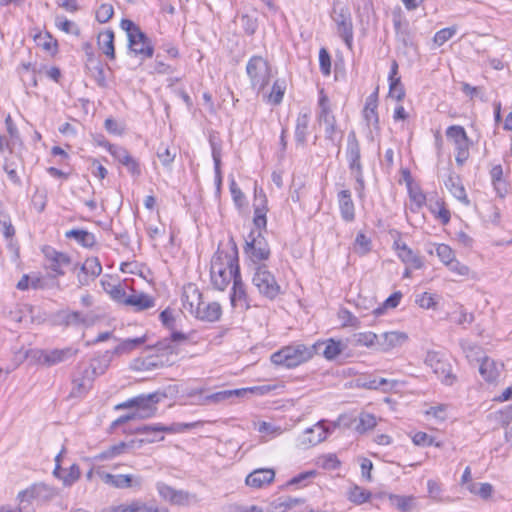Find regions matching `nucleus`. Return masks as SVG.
I'll return each mask as SVG.
<instances>
[{
    "label": "nucleus",
    "mask_w": 512,
    "mask_h": 512,
    "mask_svg": "<svg viewBox=\"0 0 512 512\" xmlns=\"http://www.w3.org/2000/svg\"><path fill=\"white\" fill-rule=\"evenodd\" d=\"M240 274L238 251L235 246L218 249L211 260L210 278L212 285L223 291Z\"/></svg>",
    "instance_id": "nucleus-1"
},
{
    "label": "nucleus",
    "mask_w": 512,
    "mask_h": 512,
    "mask_svg": "<svg viewBox=\"0 0 512 512\" xmlns=\"http://www.w3.org/2000/svg\"><path fill=\"white\" fill-rule=\"evenodd\" d=\"M53 492L45 484H35L18 494L19 505L17 507L5 505L0 507V512H35V506L52 498Z\"/></svg>",
    "instance_id": "nucleus-2"
},
{
    "label": "nucleus",
    "mask_w": 512,
    "mask_h": 512,
    "mask_svg": "<svg viewBox=\"0 0 512 512\" xmlns=\"http://www.w3.org/2000/svg\"><path fill=\"white\" fill-rule=\"evenodd\" d=\"M337 426V423L320 420L296 436L294 447L301 451L311 449L325 441Z\"/></svg>",
    "instance_id": "nucleus-3"
},
{
    "label": "nucleus",
    "mask_w": 512,
    "mask_h": 512,
    "mask_svg": "<svg viewBox=\"0 0 512 512\" xmlns=\"http://www.w3.org/2000/svg\"><path fill=\"white\" fill-rule=\"evenodd\" d=\"M156 394L140 395L135 398L129 399L117 406L118 409L134 408L135 410L126 416H121L117 419V423H125L133 419H147L156 414L157 407Z\"/></svg>",
    "instance_id": "nucleus-4"
},
{
    "label": "nucleus",
    "mask_w": 512,
    "mask_h": 512,
    "mask_svg": "<svg viewBox=\"0 0 512 512\" xmlns=\"http://www.w3.org/2000/svg\"><path fill=\"white\" fill-rule=\"evenodd\" d=\"M313 357V348L303 344L283 347L271 355V362L287 368L296 367Z\"/></svg>",
    "instance_id": "nucleus-5"
},
{
    "label": "nucleus",
    "mask_w": 512,
    "mask_h": 512,
    "mask_svg": "<svg viewBox=\"0 0 512 512\" xmlns=\"http://www.w3.org/2000/svg\"><path fill=\"white\" fill-rule=\"evenodd\" d=\"M252 284L262 296L270 300H274L282 293L280 284L266 264L253 267Z\"/></svg>",
    "instance_id": "nucleus-6"
},
{
    "label": "nucleus",
    "mask_w": 512,
    "mask_h": 512,
    "mask_svg": "<svg viewBox=\"0 0 512 512\" xmlns=\"http://www.w3.org/2000/svg\"><path fill=\"white\" fill-rule=\"evenodd\" d=\"M120 27L127 33L129 48L133 53L143 58H151L153 56L154 48L151 41L133 21L123 19Z\"/></svg>",
    "instance_id": "nucleus-7"
},
{
    "label": "nucleus",
    "mask_w": 512,
    "mask_h": 512,
    "mask_svg": "<svg viewBox=\"0 0 512 512\" xmlns=\"http://www.w3.org/2000/svg\"><path fill=\"white\" fill-rule=\"evenodd\" d=\"M318 104V120L319 124L324 127L325 138L339 148L342 133L337 128L336 118L331 112L329 99L323 90L320 91Z\"/></svg>",
    "instance_id": "nucleus-8"
},
{
    "label": "nucleus",
    "mask_w": 512,
    "mask_h": 512,
    "mask_svg": "<svg viewBox=\"0 0 512 512\" xmlns=\"http://www.w3.org/2000/svg\"><path fill=\"white\" fill-rule=\"evenodd\" d=\"M246 72L251 87L257 93L263 92L272 78V70L269 63L260 56H253L246 65Z\"/></svg>",
    "instance_id": "nucleus-9"
},
{
    "label": "nucleus",
    "mask_w": 512,
    "mask_h": 512,
    "mask_svg": "<svg viewBox=\"0 0 512 512\" xmlns=\"http://www.w3.org/2000/svg\"><path fill=\"white\" fill-rule=\"evenodd\" d=\"M202 422L192 423H172L171 425H163L160 423L153 425H144L138 428V433L146 435L142 442L154 443L164 440L162 433H183L188 429H193L200 426Z\"/></svg>",
    "instance_id": "nucleus-10"
},
{
    "label": "nucleus",
    "mask_w": 512,
    "mask_h": 512,
    "mask_svg": "<svg viewBox=\"0 0 512 512\" xmlns=\"http://www.w3.org/2000/svg\"><path fill=\"white\" fill-rule=\"evenodd\" d=\"M424 363L444 385L451 386L456 382L457 377L452 372V365L442 353L428 351Z\"/></svg>",
    "instance_id": "nucleus-11"
},
{
    "label": "nucleus",
    "mask_w": 512,
    "mask_h": 512,
    "mask_svg": "<svg viewBox=\"0 0 512 512\" xmlns=\"http://www.w3.org/2000/svg\"><path fill=\"white\" fill-rule=\"evenodd\" d=\"M346 158L351 174L357 183L356 190L361 192L364 189L363 167L361 164L360 144L354 131H351L347 137Z\"/></svg>",
    "instance_id": "nucleus-12"
},
{
    "label": "nucleus",
    "mask_w": 512,
    "mask_h": 512,
    "mask_svg": "<svg viewBox=\"0 0 512 512\" xmlns=\"http://www.w3.org/2000/svg\"><path fill=\"white\" fill-rule=\"evenodd\" d=\"M254 267L270 257V247L261 231H251L244 248Z\"/></svg>",
    "instance_id": "nucleus-13"
},
{
    "label": "nucleus",
    "mask_w": 512,
    "mask_h": 512,
    "mask_svg": "<svg viewBox=\"0 0 512 512\" xmlns=\"http://www.w3.org/2000/svg\"><path fill=\"white\" fill-rule=\"evenodd\" d=\"M447 139L453 144L456 155L455 160L458 165H463L469 158V149L471 141L469 140L465 129L460 125L449 126L446 130Z\"/></svg>",
    "instance_id": "nucleus-14"
},
{
    "label": "nucleus",
    "mask_w": 512,
    "mask_h": 512,
    "mask_svg": "<svg viewBox=\"0 0 512 512\" xmlns=\"http://www.w3.org/2000/svg\"><path fill=\"white\" fill-rule=\"evenodd\" d=\"M78 353V348L70 346L62 349L34 350L31 351V356L38 363L53 366L76 357Z\"/></svg>",
    "instance_id": "nucleus-15"
},
{
    "label": "nucleus",
    "mask_w": 512,
    "mask_h": 512,
    "mask_svg": "<svg viewBox=\"0 0 512 512\" xmlns=\"http://www.w3.org/2000/svg\"><path fill=\"white\" fill-rule=\"evenodd\" d=\"M332 18L337 25L339 35L343 38L348 47H351L353 40V25L351 14L348 8H336L333 11Z\"/></svg>",
    "instance_id": "nucleus-16"
},
{
    "label": "nucleus",
    "mask_w": 512,
    "mask_h": 512,
    "mask_svg": "<svg viewBox=\"0 0 512 512\" xmlns=\"http://www.w3.org/2000/svg\"><path fill=\"white\" fill-rule=\"evenodd\" d=\"M409 340V336L404 331L393 330L378 335L377 351L389 353L394 349L402 347Z\"/></svg>",
    "instance_id": "nucleus-17"
},
{
    "label": "nucleus",
    "mask_w": 512,
    "mask_h": 512,
    "mask_svg": "<svg viewBox=\"0 0 512 512\" xmlns=\"http://www.w3.org/2000/svg\"><path fill=\"white\" fill-rule=\"evenodd\" d=\"M201 393L202 390H192L188 395L190 397H195L199 395L198 400L194 402L195 404L198 405L217 404L228 401L233 397L240 398L246 396V390H241V388L233 390H223L204 397L201 396Z\"/></svg>",
    "instance_id": "nucleus-18"
},
{
    "label": "nucleus",
    "mask_w": 512,
    "mask_h": 512,
    "mask_svg": "<svg viewBox=\"0 0 512 512\" xmlns=\"http://www.w3.org/2000/svg\"><path fill=\"white\" fill-rule=\"evenodd\" d=\"M203 295L199 288L189 283L183 287L182 293V309L189 313L191 316H195L196 312H199V306L202 303Z\"/></svg>",
    "instance_id": "nucleus-19"
},
{
    "label": "nucleus",
    "mask_w": 512,
    "mask_h": 512,
    "mask_svg": "<svg viewBox=\"0 0 512 512\" xmlns=\"http://www.w3.org/2000/svg\"><path fill=\"white\" fill-rule=\"evenodd\" d=\"M310 348H313V355L321 354L327 360H334L344 351L346 345L341 340L329 338L316 342Z\"/></svg>",
    "instance_id": "nucleus-20"
},
{
    "label": "nucleus",
    "mask_w": 512,
    "mask_h": 512,
    "mask_svg": "<svg viewBox=\"0 0 512 512\" xmlns=\"http://www.w3.org/2000/svg\"><path fill=\"white\" fill-rule=\"evenodd\" d=\"M100 477L105 484L118 489H125L133 486L140 488L142 485V478L140 476H134L131 474L114 475L111 473L103 472L100 473Z\"/></svg>",
    "instance_id": "nucleus-21"
},
{
    "label": "nucleus",
    "mask_w": 512,
    "mask_h": 512,
    "mask_svg": "<svg viewBox=\"0 0 512 512\" xmlns=\"http://www.w3.org/2000/svg\"><path fill=\"white\" fill-rule=\"evenodd\" d=\"M42 252L48 263V268L54 271L56 275H63L65 273L64 268L70 264L69 256L55 250L51 246H44Z\"/></svg>",
    "instance_id": "nucleus-22"
},
{
    "label": "nucleus",
    "mask_w": 512,
    "mask_h": 512,
    "mask_svg": "<svg viewBox=\"0 0 512 512\" xmlns=\"http://www.w3.org/2000/svg\"><path fill=\"white\" fill-rule=\"evenodd\" d=\"M275 479V471L272 468H259L253 470L245 478V484L253 489H262L269 486Z\"/></svg>",
    "instance_id": "nucleus-23"
},
{
    "label": "nucleus",
    "mask_w": 512,
    "mask_h": 512,
    "mask_svg": "<svg viewBox=\"0 0 512 512\" xmlns=\"http://www.w3.org/2000/svg\"><path fill=\"white\" fill-rule=\"evenodd\" d=\"M64 450L55 457V468L53 475L60 479L65 486H71L80 477V468L77 464H72L68 470L61 468V458Z\"/></svg>",
    "instance_id": "nucleus-24"
},
{
    "label": "nucleus",
    "mask_w": 512,
    "mask_h": 512,
    "mask_svg": "<svg viewBox=\"0 0 512 512\" xmlns=\"http://www.w3.org/2000/svg\"><path fill=\"white\" fill-rule=\"evenodd\" d=\"M94 378L85 370L81 369L72 380L70 397L81 398L92 388Z\"/></svg>",
    "instance_id": "nucleus-25"
},
{
    "label": "nucleus",
    "mask_w": 512,
    "mask_h": 512,
    "mask_svg": "<svg viewBox=\"0 0 512 512\" xmlns=\"http://www.w3.org/2000/svg\"><path fill=\"white\" fill-rule=\"evenodd\" d=\"M123 305L130 306L135 311H143L154 307L155 300L144 292L130 289V293H127V297Z\"/></svg>",
    "instance_id": "nucleus-26"
},
{
    "label": "nucleus",
    "mask_w": 512,
    "mask_h": 512,
    "mask_svg": "<svg viewBox=\"0 0 512 512\" xmlns=\"http://www.w3.org/2000/svg\"><path fill=\"white\" fill-rule=\"evenodd\" d=\"M398 257L406 265L413 269H420L423 266L421 258L407 246L406 243L398 240L394 242Z\"/></svg>",
    "instance_id": "nucleus-27"
},
{
    "label": "nucleus",
    "mask_w": 512,
    "mask_h": 512,
    "mask_svg": "<svg viewBox=\"0 0 512 512\" xmlns=\"http://www.w3.org/2000/svg\"><path fill=\"white\" fill-rule=\"evenodd\" d=\"M230 300L234 307H241L243 309H248L250 307L246 286L242 281L240 274L233 280Z\"/></svg>",
    "instance_id": "nucleus-28"
},
{
    "label": "nucleus",
    "mask_w": 512,
    "mask_h": 512,
    "mask_svg": "<svg viewBox=\"0 0 512 512\" xmlns=\"http://www.w3.org/2000/svg\"><path fill=\"white\" fill-rule=\"evenodd\" d=\"M222 309L217 302H206L204 299L199 306V312H196L195 318L205 322H215L219 320Z\"/></svg>",
    "instance_id": "nucleus-29"
},
{
    "label": "nucleus",
    "mask_w": 512,
    "mask_h": 512,
    "mask_svg": "<svg viewBox=\"0 0 512 512\" xmlns=\"http://www.w3.org/2000/svg\"><path fill=\"white\" fill-rule=\"evenodd\" d=\"M503 364L497 363L495 360L484 357L480 363L479 373L489 383H494L500 377Z\"/></svg>",
    "instance_id": "nucleus-30"
},
{
    "label": "nucleus",
    "mask_w": 512,
    "mask_h": 512,
    "mask_svg": "<svg viewBox=\"0 0 512 512\" xmlns=\"http://www.w3.org/2000/svg\"><path fill=\"white\" fill-rule=\"evenodd\" d=\"M111 361V353L110 351H106L104 354L91 359L89 366L84 369L95 379L106 372Z\"/></svg>",
    "instance_id": "nucleus-31"
},
{
    "label": "nucleus",
    "mask_w": 512,
    "mask_h": 512,
    "mask_svg": "<svg viewBox=\"0 0 512 512\" xmlns=\"http://www.w3.org/2000/svg\"><path fill=\"white\" fill-rule=\"evenodd\" d=\"M445 186L457 200L465 205H469L470 201L458 175L451 173L445 180Z\"/></svg>",
    "instance_id": "nucleus-32"
},
{
    "label": "nucleus",
    "mask_w": 512,
    "mask_h": 512,
    "mask_svg": "<svg viewBox=\"0 0 512 512\" xmlns=\"http://www.w3.org/2000/svg\"><path fill=\"white\" fill-rule=\"evenodd\" d=\"M338 203L342 218L351 222L355 218V207L351 198V192L347 189L341 190L338 193Z\"/></svg>",
    "instance_id": "nucleus-33"
},
{
    "label": "nucleus",
    "mask_w": 512,
    "mask_h": 512,
    "mask_svg": "<svg viewBox=\"0 0 512 512\" xmlns=\"http://www.w3.org/2000/svg\"><path fill=\"white\" fill-rule=\"evenodd\" d=\"M378 98L377 91L369 95L366 99L365 107L363 109V117L369 127L376 128L378 126L377 114Z\"/></svg>",
    "instance_id": "nucleus-34"
},
{
    "label": "nucleus",
    "mask_w": 512,
    "mask_h": 512,
    "mask_svg": "<svg viewBox=\"0 0 512 512\" xmlns=\"http://www.w3.org/2000/svg\"><path fill=\"white\" fill-rule=\"evenodd\" d=\"M255 211H254V225L258 229L257 231H261V229H264L266 227V197L262 190L259 192H255Z\"/></svg>",
    "instance_id": "nucleus-35"
},
{
    "label": "nucleus",
    "mask_w": 512,
    "mask_h": 512,
    "mask_svg": "<svg viewBox=\"0 0 512 512\" xmlns=\"http://www.w3.org/2000/svg\"><path fill=\"white\" fill-rule=\"evenodd\" d=\"M98 46L100 50L110 59L115 58L114 33L112 30H105L98 35Z\"/></svg>",
    "instance_id": "nucleus-36"
},
{
    "label": "nucleus",
    "mask_w": 512,
    "mask_h": 512,
    "mask_svg": "<svg viewBox=\"0 0 512 512\" xmlns=\"http://www.w3.org/2000/svg\"><path fill=\"white\" fill-rule=\"evenodd\" d=\"M310 121L309 111H301L296 119L295 139L298 143L304 144L308 134Z\"/></svg>",
    "instance_id": "nucleus-37"
},
{
    "label": "nucleus",
    "mask_w": 512,
    "mask_h": 512,
    "mask_svg": "<svg viewBox=\"0 0 512 512\" xmlns=\"http://www.w3.org/2000/svg\"><path fill=\"white\" fill-rule=\"evenodd\" d=\"M145 342L146 336L124 339L113 349V351L110 352L111 356L128 354Z\"/></svg>",
    "instance_id": "nucleus-38"
},
{
    "label": "nucleus",
    "mask_w": 512,
    "mask_h": 512,
    "mask_svg": "<svg viewBox=\"0 0 512 512\" xmlns=\"http://www.w3.org/2000/svg\"><path fill=\"white\" fill-rule=\"evenodd\" d=\"M352 338H353V344L355 346L366 347L369 349L374 348L377 350L378 334H376L372 331H364V332L354 333Z\"/></svg>",
    "instance_id": "nucleus-39"
},
{
    "label": "nucleus",
    "mask_w": 512,
    "mask_h": 512,
    "mask_svg": "<svg viewBox=\"0 0 512 512\" xmlns=\"http://www.w3.org/2000/svg\"><path fill=\"white\" fill-rule=\"evenodd\" d=\"M286 90V83L284 80L277 79L272 85L269 93L261 92L263 99L271 104L278 105L281 103Z\"/></svg>",
    "instance_id": "nucleus-40"
},
{
    "label": "nucleus",
    "mask_w": 512,
    "mask_h": 512,
    "mask_svg": "<svg viewBox=\"0 0 512 512\" xmlns=\"http://www.w3.org/2000/svg\"><path fill=\"white\" fill-rule=\"evenodd\" d=\"M346 497L351 503L355 505H361L368 502L371 499L372 494L367 489H364L358 485H352L348 488Z\"/></svg>",
    "instance_id": "nucleus-41"
},
{
    "label": "nucleus",
    "mask_w": 512,
    "mask_h": 512,
    "mask_svg": "<svg viewBox=\"0 0 512 512\" xmlns=\"http://www.w3.org/2000/svg\"><path fill=\"white\" fill-rule=\"evenodd\" d=\"M288 428H282L279 425H275L271 422L260 421L257 424V431L262 434V437L265 438L266 441L276 438L282 435Z\"/></svg>",
    "instance_id": "nucleus-42"
},
{
    "label": "nucleus",
    "mask_w": 512,
    "mask_h": 512,
    "mask_svg": "<svg viewBox=\"0 0 512 512\" xmlns=\"http://www.w3.org/2000/svg\"><path fill=\"white\" fill-rule=\"evenodd\" d=\"M186 340V336L179 332H174L171 335L170 339H165L161 342H159L156 346V349L158 352H160L163 355L167 354H173L176 352V347L174 343L181 342Z\"/></svg>",
    "instance_id": "nucleus-43"
},
{
    "label": "nucleus",
    "mask_w": 512,
    "mask_h": 512,
    "mask_svg": "<svg viewBox=\"0 0 512 512\" xmlns=\"http://www.w3.org/2000/svg\"><path fill=\"white\" fill-rule=\"evenodd\" d=\"M65 235L67 238H74L84 247H92L96 243L94 234L85 230L73 229L67 231Z\"/></svg>",
    "instance_id": "nucleus-44"
},
{
    "label": "nucleus",
    "mask_w": 512,
    "mask_h": 512,
    "mask_svg": "<svg viewBox=\"0 0 512 512\" xmlns=\"http://www.w3.org/2000/svg\"><path fill=\"white\" fill-rule=\"evenodd\" d=\"M391 503L401 512L411 511L416 506V498L414 496H390Z\"/></svg>",
    "instance_id": "nucleus-45"
},
{
    "label": "nucleus",
    "mask_w": 512,
    "mask_h": 512,
    "mask_svg": "<svg viewBox=\"0 0 512 512\" xmlns=\"http://www.w3.org/2000/svg\"><path fill=\"white\" fill-rule=\"evenodd\" d=\"M157 157L164 167L171 169V165L176 157V149L174 147L161 144L157 149Z\"/></svg>",
    "instance_id": "nucleus-46"
},
{
    "label": "nucleus",
    "mask_w": 512,
    "mask_h": 512,
    "mask_svg": "<svg viewBox=\"0 0 512 512\" xmlns=\"http://www.w3.org/2000/svg\"><path fill=\"white\" fill-rule=\"evenodd\" d=\"M377 424L376 417L373 414L362 412L358 416L355 430L358 433H365L373 429Z\"/></svg>",
    "instance_id": "nucleus-47"
},
{
    "label": "nucleus",
    "mask_w": 512,
    "mask_h": 512,
    "mask_svg": "<svg viewBox=\"0 0 512 512\" xmlns=\"http://www.w3.org/2000/svg\"><path fill=\"white\" fill-rule=\"evenodd\" d=\"M127 448H128V444L127 443L120 442V443H118L116 445L110 446L105 451H103V452L99 453L98 455H96L95 459L98 460V461L113 459V458L123 454L126 451Z\"/></svg>",
    "instance_id": "nucleus-48"
},
{
    "label": "nucleus",
    "mask_w": 512,
    "mask_h": 512,
    "mask_svg": "<svg viewBox=\"0 0 512 512\" xmlns=\"http://www.w3.org/2000/svg\"><path fill=\"white\" fill-rule=\"evenodd\" d=\"M81 270L87 276L91 278H95L100 275L102 271V266L99 260L95 257L87 258L82 264Z\"/></svg>",
    "instance_id": "nucleus-49"
},
{
    "label": "nucleus",
    "mask_w": 512,
    "mask_h": 512,
    "mask_svg": "<svg viewBox=\"0 0 512 512\" xmlns=\"http://www.w3.org/2000/svg\"><path fill=\"white\" fill-rule=\"evenodd\" d=\"M434 247L438 258L445 266L455 258V253L449 245L441 243L435 244Z\"/></svg>",
    "instance_id": "nucleus-50"
},
{
    "label": "nucleus",
    "mask_w": 512,
    "mask_h": 512,
    "mask_svg": "<svg viewBox=\"0 0 512 512\" xmlns=\"http://www.w3.org/2000/svg\"><path fill=\"white\" fill-rule=\"evenodd\" d=\"M198 502L199 499L196 494L184 490H177L174 505L189 506L197 504Z\"/></svg>",
    "instance_id": "nucleus-51"
},
{
    "label": "nucleus",
    "mask_w": 512,
    "mask_h": 512,
    "mask_svg": "<svg viewBox=\"0 0 512 512\" xmlns=\"http://www.w3.org/2000/svg\"><path fill=\"white\" fill-rule=\"evenodd\" d=\"M402 298L401 292H395L392 295H390L383 303L381 307L376 308L373 313L377 316L382 315L384 313L385 309H393L396 308Z\"/></svg>",
    "instance_id": "nucleus-52"
},
{
    "label": "nucleus",
    "mask_w": 512,
    "mask_h": 512,
    "mask_svg": "<svg viewBox=\"0 0 512 512\" xmlns=\"http://www.w3.org/2000/svg\"><path fill=\"white\" fill-rule=\"evenodd\" d=\"M457 32L456 26L443 28L435 33L433 41L437 46H442L448 40H450Z\"/></svg>",
    "instance_id": "nucleus-53"
},
{
    "label": "nucleus",
    "mask_w": 512,
    "mask_h": 512,
    "mask_svg": "<svg viewBox=\"0 0 512 512\" xmlns=\"http://www.w3.org/2000/svg\"><path fill=\"white\" fill-rule=\"evenodd\" d=\"M38 46L42 47L45 51L54 53L57 50V42L49 34H39L35 38Z\"/></svg>",
    "instance_id": "nucleus-54"
},
{
    "label": "nucleus",
    "mask_w": 512,
    "mask_h": 512,
    "mask_svg": "<svg viewBox=\"0 0 512 512\" xmlns=\"http://www.w3.org/2000/svg\"><path fill=\"white\" fill-rule=\"evenodd\" d=\"M156 488H157L159 495L165 501H168L174 505V501L176 499V493H177L176 489H174L171 486H169L165 483H162V482L157 483Z\"/></svg>",
    "instance_id": "nucleus-55"
},
{
    "label": "nucleus",
    "mask_w": 512,
    "mask_h": 512,
    "mask_svg": "<svg viewBox=\"0 0 512 512\" xmlns=\"http://www.w3.org/2000/svg\"><path fill=\"white\" fill-rule=\"evenodd\" d=\"M415 301L423 309H434L437 305L435 296L429 292L418 294Z\"/></svg>",
    "instance_id": "nucleus-56"
},
{
    "label": "nucleus",
    "mask_w": 512,
    "mask_h": 512,
    "mask_svg": "<svg viewBox=\"0 0 512 512\" xmlns=\"http://www.w3.org/2000/svg\"><path fill=\"white\" fill-rule=\"evenodd\" d=\"M114 14V8L111 4H101L96 10V19L99 23L108 22Z\"/></svg>",
    "instance_id": "nucleus-57"
},
{
    "label": "nucleus",
    "mask_w": 512,
    "mask_h": 512,
    "mask_svg": "<svg viewBox=\"0 0 512 512\" xmlns=\"http://www.w3.org/2000/svg\"><path fill=\"white\" fill-rule=\"evenodd\" d=\"M338 318L344 327H358L360 324L359 319L354 316L349 310L342 309L338 312Z\"/></svg>",
    "instance_id": "nucleus-58"
},
{
    "label": "nucleus",
    "mask_w": 512,
    "mask_h": 512,
    "mask_svg": "<svg viewBox=\"0 0 512 512\" xmlns=\"http://www.w3.org/2000/svg\"><path fill=\"white\" fill-rule=\"evenodd\" d=\"M319 465L327 470H335L339 467L340 462L335 454H326L319 458Z\"/></svg>",
    "instance_id": "nucleus-59"
},
{
    "label": "nucleus",
    "mask_w": 512,
    "mask_h": 512,
    "mask_svg": "<svg viewBox=\"0 0 512 512\" xmlns=\"http://www.w3.org/2000/svg\"><path fill=\"white\" fill-rule=\"evenodd\" d=\"M125 286L126 285H122L119 283L116 286H113V289H107V294H109L114 301L120 304H124L125 299L127 297Z\"/></svg>",
    "instance_id": "nucleus-60"
},
{
    "label": "nucleus",
    "mask_w": 512,
    "mask_h": 512,
    "mask_svg": "<svg viewBox=\"0 0 512 512\" xmlns=\"http://www.w3.org/2000/svg\"><path fill=\"white\" fill-rule=\"evenodd\" d=\"M408 189H409L410 199L413 202V204L415 205V208H417V209L421 208L424 205L425 200H426V197L423 194V192L418 187H414L411 185L408 186Z\"/></svg>",
    "instance_id": "nucleus-61"
},
{
    "label": "nucleus",
    "mask_w": 512,
    "mask_h": 512,
    "mask_svg": "<svg viewBox=\"0 0 512 512\" xmlns=\"http://www.w3.org/2000/svg\"><path fill=\"white\" fill-rule=\"evenodd\" d=\"M319 65L321 72L328 76L331 72V59L326 49L321 48L319 51Z\"/></svg>",
    "instance_id": "nucleus-62"
},
{
    "label": "nucleus",
    "mask_w": 512,
    "mask_h": 512,
    "mask_svg": "<svg viewBox=\"0 0 512 512\" xmlns=\"http://www.w3.org/2000/svg\"><path fill=\"white\" fill-rule=\"evenodd\" d=\"M405 95L403 85L399 80H393L389 82V96L398 101L402 100Z\"/></svg>",
    "instance_id": "nucleus-63"
},
{
    "label": "nucleus",
    "mask_w": 512,
    "mask_h": 512,
    "mask_svg": "<svg viewBox=\"0 0 512 512\" xmlns=\"http://www.w3.org/2000/svg\"><path fill=\"white\" fill-rule=\"evenodd\" d=\"M354 250L361 255L366 254L370 250V240L363 233L357 235Z\"/></svg>",
    "instance_id": "nucleus-64"
}]
</instances>
